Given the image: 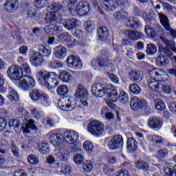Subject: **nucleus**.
I'll list each match as a JSON object with an SVG mask.
<instances>
[{
    "mask_svg": "<svg viewBox=\"0 0 176 176\" xmlns=\"http://www.w3.org/2000/svg\"><path fill=\"white\" fill-rule=\"evenodd\" d=\"M36 78L47 89H56L58 86V81L57 80V74L54 72H49L46 71H41L36 74Z\"/></svg>",
    "mask_w": 176,
    "mask_h": 176,
    "instance_id": "f257e3e1",
    "label": "nucleus"
},
{
    "mask_svg": "<svg viewBox=\"0 0 176 176\" xmlns=\"http://www.w3.org/2000/svg\"><path fill=\"white\" fill-rule=\"evenodd\" d=\"M50 12H48L45 16L47 23H60L63 19V6L58 3H55L50 6Z\"/></svg>",
    "mask_w": 176,
    "mask_h": 176,
    "instance_id": "f03ea898",
    "label": "nucleus"
},
{
    "mask_svg": "<svg viewBox=\"0 0 176 176\" xmlns=\"http://www.w3.org/2000/svg\"><path fill=\"white\" fill-rule=\"evenodd\" d=\"M74 5H69V12L72 16H86L90 12V5L87 2L81 1L76 5L75 10L72 8Z\"/></svg>",
    "mask_w": 176,
    "mask_h": 176,
    "instance_id": "7ed1b4c3",
    "label": "nucleus"
},
{
    "mask_svg": "<svg viewBox=\"0 0 176 176\" xmlns=\"http://www.w3.org/2000/svg\"><path fill=\"white\" fill-rule=\"evenodd\" d=\"M128 5L129 0H109L106 3L102 2V8L106 12H113V10H116L119 6L126 8Z\"/></svg>",
    "mask_w": 176,
    "mask_h": 176,
    "instance_id": "20e7f679",
    "label": "nucleus"
},
{
    "mask_svg": "<svg viewBox=\"0 0 176 176\" xmlns=\"http://www.w3.org/2000/svg\"><path fill=\"white\" fill-rule=\"evenodd\" d=\"M107 97L110 100V101H106L107 105H108V107L111 109H116V105L113 103L116 102V101L119 100V95L118 94V89L116 87L112 85H109V90Z\"/></svg>",
    "mask_w": 176,
    "mask_h": 176,
    "instance_id": "39448f33",
    "label": "nucleus"
},
{
    "mask_svg": "<svg viewBox=\"0 0 176 176\" xmlns=\"http://www.w3.org/2000/svg\"><path fill=\"white\" fill-rule=\"evenodd\" d=\"M88 131L92 135L98 137L104 133V124L97 120L91 121L88 124Z\"/></svg>",
    "mask_w": 176,
    "mask_h": 176,
    "instance_id": "423d86ee",
    "label": "nucleus"
},
{
    "mask_svg": "<svg viewBox=\"0 0 176 176\" xmlns=\"http://www.w3.org/2000/svg\"><path fill=\"white\" fill-rule=\"evenodd\" d=\"M148 85L150 89L157 93H166V94L171 93V88L168 85H163L157 80H152L148 82Z\"/></svg>",
    "mask_w": 176,
    "mask_h": 176,
    "instance_id": "0eeeda50",
    "label": "nucleus"
},
{
    "mask_svg": "<svg viewBox=\"0 0 176 176\" xmlns=\"http://www.w3.org/2000/svg\"><path fill=\"white\" fill-rule=\"evenodd\" d=\"M25 78L19 81V87L23 91H28L31 90V89H34L36 85V82L35 79H34L30 76H24Z\"/></svg>",
    "mask_w": 176,
    "mask_h": 176,
    "instance_id": "6e6552de",
    "label": "nucleus"
},
{
    "mask_svg": "<svg viewBox=\"0 0 176 176\" xmlns=\"http://www.w3.org/2000/svg\"><path fill=\"white\" fill-rule=\"evenodd\" d=\"M167 75V73L164 72V70H162L160 68H153L148 72V76L149 78H147V83L149 87V82L152 80H156V79H158V80H161L162 82L164 81L163 80V77L164 76Z\"/></svg>",
    "mask_w": 176,
    "mask_h": 176,
    "instance_id": "1a4fd4ad",
    "label": "nucleus"
},
{
    "mask_svg": "<svg viewBox=\"0 0 176 176\" xmlns=\"http://www.w3.org/2000/svg\"><path fill=\"white\" fill-rule=\"evenodd\" d=\"M123 136L121 135H115L109 141L108 147L110 151H116L123 146Z\"/></svg>",
    "mask_w": 176,
    "mask_h": 176,
    "instance_id": "9d476101",
    "label": "nucleus"
},
{
    "mask_svg": "<svg viewBox=\"0 0 176 176\" xmlns=\"http://www.w3.org/2000/svg\"><path fill=\"white\" fill-rule=\"evenodd\" d=\"M7 74L12 80H19L23 76L21 68L16 65H12L7 70Z\"/></svg>",
    "mask_w": 176,
    "mask_h": 176,
    "instance_id": "9b49d317",
    "label": "nucleus"
},
{
    "mask_svg": "<svg viewBox=\"0 0 176 176\" xmlns=\"http://www.w3.org/2000/svg\"><path fill=\"white\" fill-rule=\"evenodd\" d=\"M67 67L69 68H72V69H82V67H83V63L80 60V58H78V56L75 55H70L67 58Z\"/></svg>",
    "mask_w": 176,
    "mask_h": 176,
    "instance_id": "f8f14e48",
    "label": "nucleus"
},
{
    "mask_svg": "<svg viewBox=\"0 0 176 176\" xmlns=\"http://www.w3.org/2000/svg\"><path fill=\"white\" fill-rule=\"evenodd\" d=\"M79 138V133L75 131H65L63 133V140L67 144H75Z\"/></svg>",
    "mask_w": 176,
    "mask_h": 176,
    "instance_id": "ddd939ff",
    "label": "nucleus"
},
{
    "mask_svg": "<svg viewBox=\"0 0 176 176\" xmlns=\"http://www.w3.org/2000/svg\"><path fill=\"white\" fill-rule=\"evenodd\" d=\"M58 105L62 111H68L74 107V100L69 96H64L58 102Z\"/></svg>",
    "mask_w": 176,
    "mask_h": 176,
    "instance_id": "4468645a",
    "label": "nucleus"
},
{
    "mask_svg": "<svg viewBox=\"0 0 176 176\" xmlns=\"http://www.w3.org/2000/svg\"><path fill=\"white\" fill-rule=\"evenodd\" d=\"M56 23L60 22L51 23L50 25L47 26L45 29L46 34H48V35H58V34L63 32V27L60 25H54Z\"/></svg>",
    "mask_w": 176,
    "mask_h": 176,
    "instance_id": "2eb2a0df",
    "label": "nucleus"
},
{
    "mask_svg": "<svg viewBox=\"0 0 176 176\" xmlns=\"http://www.w3.org/2000/svg\"><path fill=\"white\" fill-rule=\"evenodd\" d=\"M19 8V0H6L3 5V9L7 13H12Z\"/></svg>",
    "mask_w": 176,
    "mask_h": 176,
    "instance_id": "dca6fc26",
    "label": "nucleus"
},
{
    "mask_svg": "<svg viewBox=\"0 0 176 176\" xmlns=\"http://www.w3.org/2000/svg\"><path fill=\"white\" fill-rule=\"evenodd\" d=\"M148 126L150 129H153V130H160V129H162V126H163V122L159 118L150 117L148 120Z\"/></svg>",
    "mask_w": 176,
    "mask_h": 176,
    "instance_id": "f3484780",
    "label": "nucleus"
},
{
    "mask_svg": "<svg viewBox=\"0 0 176 176\" xmlns=\"http://www.w3.org/2000/svg\"><path fill=\"white\" fill-rule=\"evenodd\" d=\"M50 141L52 145L59 146L64 142V135L61 134V133H52L50 137Z\"/></svg>",
    "mask_w": 176,
    "mask_h": 176,
    "instance_id": "a211bd4d",
    "label": "nucleus"
},
{
    "mask_svg": "<svg viewBox=\"0 0 176 176\" xmlns=\"http://www.w3.org/2000/svg\"><path fill=\"white\" fill-rule=\"evenodd\" d=\"M54 55L56 58L64 60L67 56V48L63 45H58L54 50Z\"/></svg>",
    "mask_w": 176,
    "mask_h": 176,
    "instance_id": "6ab92c4d",
    "label": "nucleus"
},
{
    "mask_svg": "<svg viewBox=\"0 0 176 176\" xmlns=\"http://www.w3.org/2000/svg\"><path fill=\"white\" fill-rule=\"evenodd\" d=\"M89 96V92L87 90L83 87L82 85L78 87V89L74 94L75 98L78 100H86Z\"/></svg>",
    "mask_w": 176,
    "mask_h": 176,
    "instance_id": "aec40b11",
    "label": "nucleus"
},
{
    "mask_svg": "<svg viewBox=\"0 0 176 176\" xmlns=\"http://www.w3.org/2000/svg\"><path fill=\"white\" fill-rule=\"evenodd\" d=\"M98 40L103 42V41H107L108 36L109 35V32H108V28L106 26H102L98 28Z\"/></svg>",
    "mask_w": 176,
    "mask_h": 176,
    "instance_id": "412c9836",
    "label": "nucleus"
},
{
    "mask_svg": "<svg viewBox=\"0 0 176 176\" xmlns=\"http://www.w3.org/2000/svg\"><path fill=\"white\" fill-rule=\"evenodd\" d=\"M79 25V20L72 18L70 19H67L65 21V23H63V26L66 28V30H68L69 31H71L74 30V28H76Z\"/></svg>",
    "mask_w": 176,
    "mask_h": 176,
    "instance_id": "4be33fe9",
    "label": "nucleus"
},
{
    "mask_svg": "<svg viewBox=\"0 0 176 176\" xmlns=\"http://www.w3.org/2000/svg\"><path fill=\"white\" fill-rule=\"evenodd\" d=\"M128 152L133 153L137 151L138 148V142L133 138H129L126 142Z\"/></svg>",
    "mask_w": 176,
    "mask_h": 176,
    "instance_id": "5701e85b",
    "label": "nucleus"
},
{
    "mask_svg": "<svg viewBox=\"0 0 176 176\" xmlns=\"http://www.w3.org/2000/svg\"><path fill=\"white\" fill-rule=\"evenodd\" d=\"M55 156L58 160L67 162V160H68V157H69V153H68V151L64 148H60L58 151L56 152Z\"/></svg>",
    "mask_w": 176,
    "mask_h": 176,
    "instance_id": "b1692460",
    "label": "nucleus"
},
{
    "mask_svg": "<svg viewBox=\"0 0 176 176\" xmlns=\"http://www.w3.org/2000/svg\"><path fill=\"white\" fill-rule=\"evenodd\" d=\"M45 61V58H42L38 52L34 53L30 58V62L34 67H38V65H42V63Z\"/></svg>",
    "mask_w": 176,
    "mask_h": 176,
    "instance_id": "393cba45",
    "label": "nucleus"
},
{
    "mask_svg": "<svg viewBox=\"0 0 176 176\" xmlns=\"http://www.w3.org/2000/svg\"><path fill=\"white\" fill-rule=\"evenodd\" d=\"M22 127H23V132L28 133H31V130H34V131H36L38 129L36 128V125H35V122L31 119L28 121V123L23 124Z\"/></svg>",
    "mask_w": 176,
    "mask_h": 176,
    "instance_id": "a878e982",
    "label": "nucleus"
},
{
    "mask_svg": "<svg viewBox=\"0 0 176 176\" xmlns=\"http://www.w3.org/2000/svg\"><path fill=\"white\" fill-rule=\"evenodd\" d=\"M37 149L42 155H47L50 151V147L47 142H40L37 143Z\"/></svg>",
    "mask_w": 176,
    "mask_h": 176,
    "instance_id": "bb28decb",
    "label": "nucleus"
},
{
    "mask_svg": "<svg viewBox=\"0 0 176 176\" xmlns=\"http://www.w3.org/2000/svg\"><path fill=\"white\" fill-rule=\"evenodd\" d=\"M126 34L131 41H138L142 38V32H140L135 30H126Z\"/></svg>",
    "mask_w": 176,
    "mask_h": 176,
    "instance_id": "cd10ccee",
    "label": "nucleus"
},
{
    "mask_svg": "<svg viewBox=\"0 0 176 176\" xmlns=\"http://www.w3.org/2000/svg\"><path fill=\"white\" fill-rule=\"evenodd\" d=\"M155 62L158 67H164V65H167V64H168L169 60L167 56L160 54L157 56Z\"/></svg>",
    "mask_w": 176,
    "mask_h": 176,
    "instance_id": "c85d7f7f",
    "label": "nucleus"
},
{
    "mask_svg": "<svg viewBox=\"0 0 176 176\" xmlns=\"http://www.w3.org/2000/svg\"><path fill=\"white\" fill-rule=\"evenodd\" d=\"M99 65L100 69H107V68H109L111 65V60H109V57L105 56H100L99 58Z\"/></svg>",
    "mask_w": 176,
    "mask_h": 176,
    "instance_id": "c756f323",
    "label": "nucleus"
},
{
    "mask_svg": "<svg viewBox=\"0 0 176 176\" xmlns=\"http://www.w3.org/2000/svg\"><path fill=\"white\" fill-rule=\"evenodd\" d=\"M142 105V101L138 97H133L131 100L130 107L133 111L140 109Z\"/></svg>",
    "mask_w": 176,
    "mask_h": 176,
    "instance_id": "7c9ffc66",
    "label": "nucleus"
},
{
    "mask_svg": "<svg viewBox=\"0 0 176 176\" xmlns=\"http://www.w3.org/2000/svg\"><path fill=\"white\" fill-rule=\"evenodd\" d=\"M127 22L129 23V28H133V30H138L141 28V23L140 20L136 17H131L127 19Z\"/></svg>",
    "mask_w": 176,
    "mask_h": 176,
    "instance_id": "2f4dec72",
    "label": "nucleus"
},
{
    "mask_svg": "<svg viewBox=\"0 0 176 176\" xmlns=\"http://www.w3.org/2000/svg\"><path fill=\"white\" fill-rule=\"evenodd\" d=\"M113 16L118 21H122V20H125L129 17V12L124 10L116 11L114 12Z\"/></svg>",
    "mask_w": 176,
    "mask_h": 176,
    "instance_id": "473e14b6",
    "label": "nucleus"
},
{
    "mask_svg": "<svg viewBox=\"0 0 176 176\" xmlns=\"http://www.w3.org/2000/svg\"><path fill=\"white\" fill-rule=\"evenodd\" d=\"M43 58V57H50L52 54V50L43 45H40L38 52H37Z\"/></svg>",
    "mask_w": 176,
    "mask_h": 176,
    "instance_id": "72a5a7b5",
    "label": "nucleus"
},
{
    "mask_svg": "<svg viewBox=\"0 0 176 176\" xmlns=\"http://www.w3.org/2000/svg\"><path fill=\"white\" fill-rule=\"evenodd\" d=\"M8 100L13 104H16L19 102V100L20 98L19 97V94L14 89H10L9 92V95L8 96Z\"/></svg>",
    "mask_w": 176,
    "mask_h": 176,
    "instance_id": "f704fd0d",
    "label": "nucleus"
},
{
    "mask_svg": "<svg viewBox=\"0 0 176 176\" xmlns=\"http://www.w3.org/2000/svg\"><path fill=\"white\" fill-rule=\"evenodd\" d=\"M129 78L133 82H138L142 79V76H141V72L137 70H132L129 72Z\"/></svg>",
    "mask_w": 176,
    "mask_h": 176,
    "instance_id": "c9c22d12",
    "label": "nucleus"
},
{
    "mask_svg": "<svg viewBox=\"0 0 176 176\" xmlns=\"http://www.w3.org/2000/svg\"><path fill=\"white\" fill-rule=\"evenodd\" d=\"M158 16L162 25H163L165 30H168V28H170V23L168 22L167 16L162 13H158Z\"/></svg>",
    "mask_w": 176,
    "mask_h": 176,
    "instance_id": "e433bc0d",
    "label": "nucleus"
},
{
    "mask_svg": "<svg viewBox=\"0 0 176 176\" xmlns=\"http://www.w3.org/2000/svg\"><path fill=\"white\" fill-rule=\"evenodd\" d=\"M30 97L34 102H36L41 100L42 94L38 89H33L30 92Z\"/></svg>",
    "mask_w": 176,
    "mask_h": 176,
    "instance_id": "4c0bfd02",
    "label": "nucleus"
},
{
    "mask_svg": "<svg viewBox=\"0 0 176 176\" xmlns=\"http://www.w3.org/2000/svg\"><path fill=\"white\" fill-rule=\"evenodd\" d=\"M135 167L143 171H149V165L144 161H136L135 162Z\"/></svg>",
    "mask_w": 176,
    "mask_h": 176,
    "instance_id": "58836bf2",
    "label": "nucleus"
},
{
    "mask_svg": "<svg viewBox=\"0 0 176 176\" xmlns=\"http://www.w3.org/2000/svg\"><path fill=\"white\" fill-rule=\"evenodd\" d=\"M157 52V47L153 43H148L146 45V52L148 56H154Z\"/></svg>",
    "mask_w": 176,
    "mask_h": 176,
    "instance_id": "ea45409f",
    "label": "nucleus"
},
{
    "mask_svg": "<svg viewBox=\"0 0 176 176\" xmlns=\"http://www.w3.org/2000/svg\"><path fill=\"white\" fill-rule=\"evenodd\" d=\"M129 93L135 94V96H138L141 93V87L138 84L133 83L131 84L129 87Z\"/></svg>",
    "mask_w": 176,
    "mask_h": 176,
    "instance_id": "a19ab883",
    "label": "nucleus"
},
{
    "mask_svg": "<svg viewBox=\"0 0 176 176\" xmlns=\"http://www.w3.org/2000/svg\"><path fill=\"white\" fill-rule=\"evenodd\" d=\"M59 79H60V80H62V82L68 83V82H71V74H69L65 71H62L59 74Z\"/></svg>",
    "mask_w": 176,
    "mask_h": 176,
    "instance_id": "79ce46f5",
    "label": "nucleus"
},
{
    "mask_svg": "<svg viewBox=\"0 0 176 176\" xmlns=\"http://www.w3.org/2000/svg\"><path fill=\"white\" fill-rule=\"evenodd\" d=\"M83 149L87 153H92L94 151V144L90 141H85L83 144Z\"/></svg>",
    "mask_w": 176,
    "mask_h": 176,
    "instance_id": "37998d69",
    "label": "nucleus"
},
{
    "mask_svg": "<svg viewBox=\"0 0 176 176\" xmlns=\"http://www.w3.org/2000/svg\"><path fill=\"white\" fill-rule=\"evenodd\" d=\"M155 107L157 111H164L166 103L161 99H157L155 100Z\"/></svg>",
    "mask_w": 176,
    "mask_h": 176,
    "instance_id": "c03bdc74",
    "label": "nucleus"
},
{
    "mask_svg": "<svg viewBox=\"0 0 176 176\" xmlns=\"http://www.w3.org/2000/svg\"><path fill=\"white\" fill-rule=\"evenodd\" d=\"M9 127L10 129H12V127L15 130L16 133L19 131V127H20V121L18 120L14 119L10 120L9 121Z\"/></svg>",
    "mask_w": 176,
    "mask_h": 176,
    "instance_id": "a18cd8bd",
    "label": "nucleus"
},
{
    "mask_svg": "<svg viewBox=\"0 0 176 176\" xmlns=\"http://www.w3.org/2000/svg\"><path fill=\"white\" fill-rule=\"evenodd\" d=\"M109 85L105 87L104 84H101L99 94H98V97H104V96H106L107 97L108 95V90H109Z\"/></svg>",
    "mask_w": 176,
    "mask_h": 176,
    "instance_id": "49530a36",
    "label": "nucleus"
},
{
    "mask_svg": "<svg viewBox=\"0 0 176 176\" xmlns=\"http://www.w3.org/2000/svg\"><path fill=\"white\" fill-rule=\"evenodd\" d=\"M48 67L52 68V69H56V68H63L64 65L58 60H51L48 63Z\"/></svg>",
    "mask_w": 176,
    "mask_h": 176,
    "instance_id": "de8ad7c7",
    "label": "nucleus"
},
{
    "mask_svg": "<svg viewBox=\"0 0 176 176\" xmlns=\"http://www.w3.org/2000/svg\"><path fill=\"white\" fill-rule=\"evenodd\" d=\"M73 160L76 164L80 166V164H82L83 162L85 161V157L82 154L78 153L74 155Z\"/></svg>",
    "mask_w": 176,
    "mask_h": 176,
    "instance_id": "09e8293b",
    "label": "nucleus"
},
{
    "mask_svg": "<svg viewBox=\"0 0 176 176\" xmlns=\"http://www.w3.org/2000/svg\"><path fill=\"white\" fill-rule=\"evenodd\" d=\"M30 115L38 120V119H41V116H42V112L38 108L33 107L30 109Z\"/></svg>",
    "mask_w": 176,
    "mask_h": 176,
    "instance_id": "8fccbe9b",
    "label": "nucleus"
},
{
    "mask_svg": "<svg viewBox=\"0 0 176 176\" xmlns=\"http://www.w3.org/2000/svg\"><path fill=\"white\" fill-rule=\"evenodd\" d=\"M82 168L85 173H90L93 170V162L90 160L85 161L82 164Z\"/></svg>",
    "mask_w": 176,
    "mask_h": 176,
    "instance_id": "3c124183",
    "label": "nucleus"
},
{
    "mask_svg": "<svg viewBox=\"0 0 176 176\" xmlns=\"http://www.w3.org/2000/svg\"><path fill=\"white\" fill-rule=\"evenodd\" d=\"M101 83H95L91 87L92 94L95 96V97H98V94H100V90L101 89Z\"/></svg>",
    "mask_w": 176,
    "mask_h": 176,
    "instance_id": "603ef678",
    "label": "nucleus"
},
{
    "mask_svg": "<svg viewBox=\"0 0 176 176\" xmlns=\"http://www.w3.org/2000/svg\"><path fill=\"white\" fill-rule=\"evenodd\" d=\"M168 156V150L162 148H160L157 152V157L158 159H162L163 157H167Z\"/></svg>",
    "mask_w": 176,
    "mask_h": 176,
    "instance_id": "864d4df0",
    "label": "nucleus"
},
{
    "mask_svg": "<svg viewBox=\"0 0 176 176\" xmlns=\"http://www.w3.org/2000/svg\"><path fill=\"white\" fill-rule=\"evenodd\" d=\"M56 91L59 96H65L68 93V87L65 85H62L57 88Z\"/></svg>",
    "mask_w": 176,
    "mask_h": 176,
    "instance_id": "5fc2aeb1",
    "label": "nucleus"
},
{
    "mask_svg": "<svg viewBox=\"0 0 176 176\" xmlns=\"http://www.w3.org/2000/svg\"><path fill=\"white\" fill-rule=\"evenodd\" d=\"M145 34L151 38H155L156 36V32L153 30V28L149 25H146L144 29Z\"/></svg>",
    "mask_w": 176,
    "mask_h": 176,
    "instance_id": "6e6d98bb",
    "label": "nucleus"
},
{
    "mask_svg": "<svg viewBox=\"0 0 176 176\" xmlns=\"http://www.w3.org/2000/svg\"><path fill=\"white\" fill-rule=\"evenodd\" d=\"M50 0H34V5L36 8H45Z\"/></svg>",
    "mask_w": 176,
    "mask_h": 176,
    "instance_id": "4d7b16f0",
    "label": "nucleus"
},
{
    "mask_svg": "<svg viewBox=\"0 0 176 176\" xmlns=\"http://www.w3.org/2000/svg\"><path fill=\"white\" fill-rule=\"evenodd\" d=\"M120 100L122 104H127L129 102V94L124 91H122L120 93Z\"/></svg>",
    "mask_w": 176,
    "mask_h": 176,
    "instance_id": "13d9d810",
    "label": "nucleus"
},
{
    "mask_svg": "<svg viewBox=\"0 0 176 176\" xmlns=\"http://www.w3.org/2000/svg\"><path fill=\"white\" fill-rule=\"evenodd\" d=\"M28 162L30 164L36 165L39 163V159L35 155H30L28 157Z\"/></svg>",
    "mask_w": 176,
    "mask_h": 176,
    "instance_id": "bf43d9fd",
    "label": "nucleus"
},
{
    "mask_svg": "<svg viewBox=\"0 0 176 176\" xmlns=\"http://www.w3.org/2000/svg\"><path fill=\"white\" fill-rule=\"evenodd\" d=\"M21 69L22 74L23 71L28 75H30V74H31V67H30V65H28L27 62H24V63H23L22 65H21Z\"/></svg>",
    "mask_w": 176,
    "mask_h": 176,
    "instance_id": "052dcab7",
    "label": "nucleus"
},
{
    "mask_svg": "<svg viewBox=\"0 0 176 176\" xmlns=\"http://www.w3.org/2000/svg\"><path fill=\"white\" fill-rule=\"evenodd\" d=\"M160 39L170 49H174V46H175V43L168 41L166 37L161 36Z\"/></svg>",
    "mask_w": 176,
    "mask_h": 176,
    "instance_id": "680f3d73",
    "label": "nucleus"
},
{
    "mask_svg": "<svg viewBox=\"0 0 176 176\" xmlns=\"http://www.w3.org/2000/svg\"><path fill=\"white\" fill-rule=\"evenodd\" d=\"M39 101L41 104L44 105V107H49V105H50V102H49V97H47V96L42 94Z\"/></svg>",
    "mask_w": 176,
    "mask_h": 176,
    "instance_id": "e2e57ef3",
    "label": "nucleus"
},
{
    "mask_svg": "<svg viewBox=\"0 0 176 176\" xmlns=\"http://www.w3.org/2000/svg\"><path fill=\"white\" fill-rule=\"evenodd\" d=\"M150 140L154 144H162L163 142V138L157 135H152Z\"/></svg>",
    "mask_w": 176,
    "mask_h": 176,
    "instance_id": "0e129e2a",
    "label": "nucleus"
},
{
    "mask_svg": "<svg viewBox=\"0 0 176 176\" xmlns=\"http://www.w3.org/2000/svg\"><path fill=\"white\" fill-rule=\"evenodd\" d=\"M91 65L94 69H100V58L97 59H92L91 61Z\"/></svg>",
    "mask_w": 176,
    "mask_h": 176,
    "instance_id": "69168bd1",
    "label": "nucleus"
},
{
    "mask_svg": "<svg viewBox=\"0 0 176 176\" xmlns=\"http://www.w3.org/2000/svg\"><path fill=\"white\" fill-rule=\"evenodd\" d=\"M11 151L14 155V156H16V157H19V148L16 144H14V142H11Z\"/></svg>",
    "mask_w": 176,
    "mask_h": 176,
    "instance_id": "338daca9",
    "label": "nucleus"
},
{
    "mask_svg": "<svg viewBox=\"0 0 176 176\" xmlns=\"http://www.w3.org/2000/svg\"><path fill=\"white\" fill-rule=\"evenodd\" d=\"M11 151L14 155V156H16V157H19V148L16 144H14V142H11Z\"/></svg>",
    "mask_w": 176,
    "mask_h": 176,
    "instance_id": "774afa93",
    "label": "nucleus"
}]
</instances>
